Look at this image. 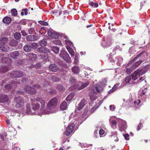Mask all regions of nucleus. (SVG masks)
Returning <instances> with one entry per match:
<instances>
[{
  "label": "nucleus",
  "mask_w": 150,
  "mask_h": 150,
  "mask_svg": "<svg viewBox=\"0 0 150 150\" xmlns=\"http://www.w3.org/2000/svg\"><path fill=\"white\" fill-rule=\"evenodd\" d=\"M79 57L78 55L76 54L75 57L74 62L75 64H77L79 62Z\"/></svg>",
  "instance_id": "53"
},
{
  "label": "nucleus",
  "mask_w": 150,
  "mask_h": 150,
  "mask_svg": "<svg viewBox=\"0 0 150 150\" xmlns=\"http://www.w3.org/2000/svg\"><path fill=\"white\" fill-rule=\"evenodd\" d=\"M72 71L74 73L77 74L79 71V68L76 66H75L72 68Z\"/></svg>",
  "instance_id": "36"
},
{
  "label": "nucleus",
  "mask_w": 150,
  "mask_h": 150,
  "mask_svg": "<svg viewBox=\"0 0 150 150\" xmlns=\"http://www.w3.org/2000/svg\"><path fill=\"white\" fill-rule=\"evenodd\" d=\"M143 52H142L140 53L139 54H138L137 56H136L135 58L131 61L132 63L139 58V57L141 56L143 54Z\"/></svg>",
  "instance_id": "48"
},
{
  "label": "nucleus",
  "mask_w": 150,
  "mask_h": 150,
  "mask_svg": "<svg viewBox=\"0 0 150 150\" xmlns=\"http://www.w3.org/2000/svg\"><path fill=\"white\" fill-rule=\"evenodd\" d=\"M74 96V94L73 93H70L67 97L66 100L68 101L71 100Z\"/></svg>",
  "instance_id": "37"
},
{
  "label": "nucleus",
  "mask_w": 150,
  "mask_h": 150,
  "mask_svg": "<svg viewBox=\"0 0 150 150\" xmlns=\"http://www.w3.org/2000/svg\"><path fill=\"white\" fill-rule=\"evenodd\" d=\"M26 39L28 41L32 42L38 39V37L33 35H29L26 36Z\"/></svg>",
  "instance_id": "18"
},
{
  "label": "nucleus",
  "mask_w": 150,
  "mask_h": 150,
  "mask_svg": "<svg viewBox=\"0 0 150 150\" xmlns=\"http://www.w3.org/2000/svg\"><path fill=\"white\" fill-rule=\"evenodd\" d=\"M112 43V40L110 38H108L105 40H103L102 42L101 45L104 48L110 46Z\"/></svg>",
  "instance_id": "11"
},
{
  "label": "nucleus",
  "mask_w": 150,
  "mask_h": 150,
  "mask_svg": "<svg viewBox=\"0 0 150 150\" xmlns=\"http://www.w3.org/2000/svg\"><path fill=\"white\" fill-rule=\"evenodd\" d=\"M85 103L86 100L85 99H83L81 100L77 107V110H80L85 105Z\"/></svg>",
  "instance_id": "22"
},
{
  "label": "nucleus",
  "mask_w": 150,
  "mask_h": 150,
  "mask_svg": "<svg viewBox=\"0 0 150 150\" xmlns=\"http://www.w3.org/2000/svg\"><path fill=\"white\" fill-rule=\"evenodd\" d=\"M69 15V13L67 10H65L63 12L61 11L59 13V16L61 18H68V15Z\"/></svg>",
  "instance_id": "15"
},
{
  "label": "nucleus",
  "mask_w": 150,
  "mask_h": 150,
  "mask_svg": "<svg viewBox=\"0 0 150 150\" xmlns=\"http://www.w3.org/2000/svg\"><path fill=\"white\" fill-rule=\"evenodd\" d=\"M120 84H116L115 85L113 88L109 91V93L111 94L115 91L117 89L118 86H119Z\"/></svg>",
  "instance_id": "35"
},
{
  "label": "nucleus",
  "mask_w": 150,
  "mask_h": 150,
  "mask_svg": "<svg viewBox=\"0 0 150 150\" xmlns=\"http://www.w3.org/2000/svg\"><path fill=\"white\" fill-rule=\"evenodd\" d=\"M131 76H132V79L134 81L136 80L140 76L139 73L137 70L134 71Z\"/></svg>",
  "instance_id": "17"
},
{
  "label": "nucleus",
  "mask_w": 150,
  "mask_h": 150,
  "mask_svg": "<svg viewBox=\"0 0 150 150\" xmlns=\"http://www.w3.org/2000/svg\"><path fill=\"white\" fill-rule=\"evenodd\" d=\"M56 89L60 92H63L65 91V88L63 86L60 84H58L56 87Z\"/></svg>",
  "instance_id": "24"
},
{
  "label": "nucleus",
  "mask_w": 150,
  "mask_h": 150,
  "mask_svg": "<svg viewBox=\"0 0 150 150\" xmlns=\"http://www.w3.org/2000/svg\"><path fill=\"white\" fill-rule=\"evenodd\" d=\"M18 43V41L17 40L13 39L10 40L9 42V45L11 46L15 47L17 45Z\"/></svg>",
  "instance_id": "29"
},
{
  "label": "nucleus",
  "mask_w": 150,
  "mask_h": 150,
  "mask_svg": "<svg viewBox=\"0 0 150 150\" xmlns=\"http://www.w3.org/2000/svg\"><path fill=\"white\" fill-rule=\"evenodd\" d=\"M23 75V74L22 71H13L8 74V76L12 78H20Z\"/></svg>",
  "instance_id": "6"
},
{
  "label": "nucleus",
  "mask_w": 150,
  "mask_h": 150,
  "mask_svg": "<svg viewBox=\"0 0 150 150\" xmlns=\"http://www.w3.org/2000/svg\"><path fill=\"white\" fill-rule=\"evenodd\" d=\"M143 127L142 125V123L141 122H140L138 125V127L137 128V131H139L140 129L142 128Z\"/></svg>",
  "instance_id": "59"
},
{
  "label": "nucleus",
  "mask_w": 150,
  "mask_h": 150,
  "mask_svg": "<svg viewBox=\"0 0 150 150\" xmlns=\"http://www.w3.org/2000/svg\"><path fill=\"white\" fill-rule=\"evenodd\" d=\"M119 119H116L114 117H112L110 118L109 119L110 124L111 127L113 129H115L117 122H118Z\"/></svg>",
  "instance_id": "10"
},
{
  "label": "nucleus",
  "mask_w": 150,
  "mask_h": 150,
  "mask_svg": "<svg viewBox=\"0 0 150 150\" xmlns=\"http://www.w3.org/2000/svg\"><path fill=\"white\" fill-rule=\"evenodd\" d=\"M89 84V82H86L85 83L83 84L81 86L78 88V89L79 90H81L83 89L86 86H87Z\"/></svg>",
  "instance_id": "41"
},
{
  "label": "nucleus",
  "mask_w": 150,
  "mask_h": 150,
  "mask_svg": "<svg viewBox=\"0 0 150 150\" xmlns=\"http://www.w3.org/2000/svg\"><path fill=\"white\" fill-rule=\"evenodd\" d=\"M30 8H28V9L25 8H23L22 10V11L21 13V16H23L24 15L26 16L28 13L29 14H30Z\"/></svg>",
  "instance_id": "20"
},
{
  "label": "nucleus",
  "mask_w": 150,
  "mask_h": 150,
  "mask_svg": "<svg viewBox=\"0 0 150 150\" xmlns=\"http://www.w3.org/2000/svg\"><path fill=\"white\" fill-rule=\"evenodd\" d=\"M76 123H73L70 125L66 130V134L67 136H69L73 131L75 126V124Z\"/></svg>",
  "instance_id": "12"
},
{
  "label": "nucleus",
  "mask_w": 150,
  "mask_h": 150,
  "mask_svg": "<svg viewBox=\"0 0 150 150\" xmlns=\"http://www.w3.org/2000/svg\"><path fill=\"white\" fill-rule=\"evenodd\" d=\"M120 48V47L119 45H116L113 49V54H115L116 52L115 51L116 50L119 49Z\"/></svg>",
  "instance_id": "61"
},
{
  "label": "nucleus",
  "mask_w": 150,
  "mask_h": 150,
  "mask_svg": "<svg viewBox=\"0 0 150 150\" xmlns=\"http://www.w3.org/2000/svg\"><path fill=\"white\" fill-rule=\"evenodd\" d=\"M53 43L55 44L60 45L61 44V42L58 40H55L53 41Z\"/></svg>",
  "instance_id": "57"
},
{
  "label": "nucleus",
  "mask_w": 150,
  "mask_h": 150,
  "mask_svg": "<svg viewBox=\"0 0 150 150\" xmlns=\"http://www.w3.org/2000/svg\"><path fill=\"white\" fill-rule=\"evenodd\" d=\"M39 23L41 25H48V23L46 22L42 21H39Z\"/></svg>",
  "instance_id": "60"
},
{
  "label": "nucleus",
  "mask_w": 150,
  "mask_h": 150,
  "mask_svg": "<svg viewBox=\"0 0 150 150\" xmlns=\"http://www.w3.org/2000/svg\"><path fill=\"white\" fill-rule=\"evenodd\" d=\"M49 69L50 71L55 72L58 69V66L55 64H52L50 65Z\"/></svg>",
  "instance_id": "23"
},
{
  "label": "nucleus",
  "mask_w": 150,
  "mask_h": 150,
  "mask_svg": "<svg viewBox=\"0 0 150 150\" xmlns=\"http://www.w3.org/2000/svg\"><path fill=\"white\" fill-rule=\"evenodd\" d=\"M8 70V67L7 66L3 65L0 68V73H5Z\"/></svg>",
  "instance_id": "25"
},
{
  "label": "nucleus",
  "mask_w": 150,
  "mask_h": 150,
  "mask_svg": "<svg viewBox=\"0 0 150 150\" xmlns=\"http://www.w3.org/2000/svg\"><path fill=\"white\" fill-rule=\"evenodd\" d=\"M31 103L27 105L25 113L29 115H33L34 113L32 112L31 108L33 110H36L39 108L40 105L35 99H31Z\"/></svg>",
  "instance_id": "1"
},
{
  "label": "nucleus",
  "mask_w": 150,
  "mask_h": 150,
  "mask_svg": "<svg viewBox=\"0 0 150 150\" xmlns=\"http://www.w3.org/2000/svg\"><path fill=\"white\" fill-rule=\"evenodd\" d=\"M67 104L66 101H63L60 104V108L62 110H65L67 108Z\"/></svg>",
  "instance_id": "28"
},
{
  "label": "nucleus",
  "mask_w": 150,
  "mask_h": 150,
  "mask_svg": "<svg viewBox=\"0 0 150 150\" xmlns=\"http://www.w3.org/2000/svg\"><path fill=\"white\" fill-rule=\"evenodd\" d=\"M40 102L41 104L40 110H42L43 109H44L45 106V102L44 100H40Z\"/></svg>",
  "instance_id": "38"
},
{
  "label": "nucleus",
  "mask_w": 150,
  "mask_h": 150,
  "mask_svg": "<svg viewBox=\"0 0 150 150\" xmlns=\"http://www.w3.org/2000/svg\"><path fill=\"white\" fill-rule=\"evenodd\" d=\"M132 71V69L131 68H127L126 70V72L127 74H129Z\"/></svg>",
  "instance_id": "55"
},
{
  "label": "nucleus",
  "mask_w": 150,
  "mask_h": 150,
  "mask_svg": "<svg viewBox=\"0 0 150 150\" xmlns=\"http://www.w3.org/2000/svg\"><path fill=\"white\" fill-rule=\"evenodd\" d=\"M100 88L96 86L93 89L91 90L89 93L90 99L91 100H93L96 99L97 98V96H96V92L95 91H96L97 93H100L101 90Z\"/></svg>",
  "instance_id": "2"
},
{
  "label": "nucleus",
  "mask_w": 150,
  "mask_h": 150,
  "mask_svg": "<svg viewBox=\"0 0 150 150\" xmlns=\"http://www.w3.org/2000/svg\"><path fill=\"white\" fill-rule=\"evenodd\" d=\"M60 55L67 62L69 63L71 62V59L69 55L66 51L64 50L61 51Z\"/></svg>",
  "instance_id": "7"
},
{
  "label": "nucleus",
  "mask_w": 150,
  "mask_h": 150,
  "mask_svg": "<svg viewBox=\"0 0 150 150\" xmlns=\"http://www.w3.org/2000/svg\"><path fill=\"white\" fill-rule=\"evenodd\" d=\"M33 87H32L29 86L27 85L25 86V89L26 92L28 94L34 95L36 92L35 88H40V86L37 85H33Z\"/></svg>",
  "instance_id": "3"
},
{
  "label": "nucleus",
  "mask_w": 150,
  "mask_h": 150,
  "mask_svg": "<svg viewBox=\"0 0 150 150\" xmlns=\"http://www.w3.org/2000/svg\"><path fill=\"white\" fill-rule=\"evenodd\" d=\"M10 61V58L7 57H4L1 59L2 62L3 63H7Z\"/></svg>",
  "instance_id": "42"
},
{
  "label": "nucleus",
  "mask_w": 150,
  "mask_h": 150,
  "mask_svg": "<svg viewBox=\"0 0 150 150\" xmlns=\"http://www.w3.org/2000/svg\"><path fill=\"white\" fill-rule=\"evenodd\" d=\"M48 34L51 37L57 39L59 37L58 34L52 29H50L48 30Z\"/></svg>",
  "instance_id": "13"
},
{
  "label": "nucleus",
  "mask_w": 150,
  "mask_h": 150,
  "mask_svg": "<svg viewBox=\"0 0 150 150\" xmlns=\"http://www.w3.org/2000/svg\"><path fill=\"white\" fill-rule=\"evenodd\" d=\"M28 31L29 34H33L35 32V30L34 28H31L28 29Z\"/></svg>",
  "instance_id": "50"
},
{
  "label": "nucleus",
  "mask_w": 150,
  "mask_h": 150,
  "mask_svg": "<svg viewBox=\"0 0 150 150\" xmlns=\"http://www.w3.org/2000/svg\"><path fill=\"white\" fill-rule=\"evenodd\" d=\"M11 14L12 16H16L17 15V11L15 8L12 9L11 10Z\"/></svg>",
  "instance_id": "49"
},
{
  "label": "nucleus",
  "mask_w": 150,
  "mask_h": 150,
  "mask_svg": "<svg viewBox=\"0 0 150 150\" xmlns=\"http://www.w3.org/2000/svg\"><path fill=\"white\" fill-rule=\"evenodd\" d=\"M0 49L4 52H6L7 51L6 45H0Z\"/></svg>",
  "instance_id": "39"
},
{
  "label": "nucleus",
  "mask_w": 150,
  "mask_h": 150,
  "mask_svg": "<svg viewBox=\"0 0 150 150\" xmlns=\"http://www.w3.org/2000/svg\"><path fill=\"white\" fill-rule=\"evenodd\" d=\"M133 102L131 100H129L126 102V103H125L126 104H125V105H128L129 107L132 106H133Z\"/></svg>",
  "instance_id": "46"
},
{
  "label": "nucleus",
  "mask_w": 150,
  "mask_h": 150,
  "mask_svg": "<svg viewBox=\"0 0 150 150\" xmlns=\"http://www.w3.org/2000/svg\"><path fill=\"white\" fill-rule=\"evenodd\" d=\"M14 101L16 102V107L18 108H21L24 105L25 103L23 98L21 96L15 98Z\"/></svg>",
  "instance_id": "5"
},
{
  "label": "nucleus",
  "mask_w": 150,
  "mask_h": 150,
  "mask_svg": "<svg viewBox=\"0 0 150 150\" xmlns=\"http://www.w3.org/2000/svg\"><path fill=\"white\" fill-rule=\"evenodd\" d=\"M67 48L71 55L72 57L74 56V52L73 50L69 46H67Z\"/></svg>",
  "instance_id": "40"
},
{
  "label": "nucleus",
  "mask_w": 150,
  "mask_h": 150,
  "mask_svg": "<svg viewBox=\"0 0 150 150\" xmlns=\"http://www.w3.org/2000/svg\"><path fill=\"white\" fill-rule=\"evenodd\" d=\"M8 100V96L4 94H0V102L3 103L7 102Z\"/></svg>",
  "instance_id": "16"
},
{
  "label": "nucleus",
  "mask_w": 150,
  "mask_h": 150,
  "mask_svg": "<svg viewBox=\"0 0 150 150\" xmlns=\"http://www.w3.org/2000/svg\"><path fill=\"white\" fill-rule=\"evenodd\" d=\"M26 56L28 59L32 61H35L37 58V55L33 53H29L26 55Z\"/></svg>",
  "instance_id": "14"
},
{
  "label": "nucleus",
  "mask_w": 150,
  "mask_h": 150,
  "mask_svg": "<svg viewBox=\"0 0 150 150\" xmlns=\"http://www.w3.org/2000/svg\"><path fill=\"white\" fill-rule=\"evenodd\" d=\"M14 37L16 39L19 40L21 38V34L20 33L16 32L14 35Z\"/></svg>",
  "instance_id": "47"
},
{
  "label": "nucleus",
  "mask_w": 150,
  "mask_h": 150,
  "mask_svg": "<svg viewBox=\"0 0 150 150\" xmlns=\"http://www.w3.org/2000/svg\"><path fill=\"white\" fill-rule=\"evenodd\" d=\"M118 126L120 130L122 132L124 131L127 128L126 122L121 119L118 120Z\"/></svg>",
  "instance_id": "8"
},
{
  "label": "nucleus",
  "mask_w": 150,
  "mask_h": 150,
  "mask_svg": "<svg viewBox=\"0 0 150 150\" xmlns=\"http://www.w3.org/2000/svg\"><path fill=\"white\" fill-rule=\"evenodd\" d=\"M140 100H137L136 101H134L132 106L135 107L136 108H138L141 106V104H140Z\"/></svg>",
  "instance_id": "27"
},
{
  "label": "nucleus",
  "mask_w": 150,
  "mask_h": 150,
  "mask_svg": "<svg viewBox=\"0 0 150 150\" xmlns=\"http://www.w3.org/2000/svg\"><path fill=\"white\" fill-rule=\"evenodd\" d=\"M109 108L110 110L112 111H114L115 110V108L114 105H110L109 106Z\"/></svg>",
  "instance_id": "63"
},
{
  "label": "nucleus",
  "mask_w": 150,
  "mask_h": 150,
  "mask_svg": "<svg viewBox=\"0 0 150 150\" xmlns=\"http://www.w3.org/2000/svg\"><path fill=\"white\" fill-rule=\"evenodd\" d=\"M123 135L125 139L128 140L129 139V134H124Z\"/></svg>",
  "instance_id": "64"
},
{
  "label": "nucleus",
  "mask_w": 150,
  "mask_h": 150,
  "mask_svg": "<svg viewBox=\"0 0 150 150\" xmlns=\"http://www.w3.org/2000/svg\"><path fill=\"white\" fill-rule=\"evenodd\" d=\"M132 76L129 75L125 78V81L126 84H133L134 83L133 81V80L132 79Z\"/></svg>",
  "instance_id": "19"
},
{
  "label": "nucleus",
  "mask_w": 150,
  "mask_h": 150,
  "mask_svg": "<svg viewBox=\"0 0 150 150\" xmlns=\"http://www.w3.org/2000/svg\"><path fill=\"white\" fill-rule=\"evenodd\" d=\"M147 69L146 68H144L141 69H138L137 71L141 75H142L144 74H145L147 71Z\"/></svg>",
  "instance_id": "32"
},
{
  "label": "nucleus",
  "mask_w": 150,
  "mask_h": 150,
  "mask_svg": "<svg viewBox=\"0 0 150 150\" xmlns=\"http://www.w3.org/2000/svg\"><path fill=\"white\" fill-rule=\"evenodd\" d=\"M11 57L13 59L17 58L19 55V53L17 51L11 52L10 53Z\"/></svg>",
  "instance_id": "26"
},
{
  "label": "nucleus",
  "mask_w": 150,
  "mask_h": 150,
  "mask_svg": "<svg viewBox=\"0 0 150 150\" xmlns=\"http://www.w3.org/2000/svg\"><path fill=\"white\" fill-rule=\"evenodd\" d=\"M11 19H2L3 22L6 24L8 25L11 23Z\"/></svg>",
  "instance_id": "51"
},
{
  "label": "nucleus",
  "mask_w": 150,
  "mask_h": 150,
  "mask_svg": "<svg viewBox=\"0 0 150 150\" xmlns=\"http://www.w3.org/2000/svg\"><path fill=\"white\" fill-rule=\"evenodd\" d=\"M115 59L117 63H120L122 61V59L120 57H116L115 58Z\"/></svg>",
  "instance_id": "52"
},
{
  "label": "nucleus",
  "mask_w": 150,
  "mask_h": 150,
  "mask_svg": "<svg viewBox=\"0 0 150 150\" xmlns=\"http://www.w3.org/2000/svg\"><path fill=\"white\" fill-rule=\"evenodd\" d=\"M58 99L56 98H54L50 100L47 104V107L48 109L53 110L55 108L57 105Z\"/></svg>",
  "instance_id": "4"
},
{
  "label": "nucleus",
  "mask_w": 150,
  "mask_h": 150,
  "mask_svg": "<svg viewBox=\"0 0 150 150\" xmlns=\"http://www.w3.org/2000/svg\"><path fill=\"white\" fill-rule=\"evenodd\" d=\"M8 41V39L5 37L2 38L0 40V45H6Z\"/></svg>",
  "instance_id": "33"
},
{
  "label": "nucleus",
  "mask_w": 150,
  "mask_h": 150,
  "mask_svg": "<svg viewBox=\"0 0 150 150\" xmlns=\"http://www.w3.org/2000/svg\"><path fill=\"white\" fill-rule=\"evenodd\" d=\"M141 7L142 8L143 6H147V4L146 3V1H144L143 2H141Z\"/></svg>",
  "instance_id": "56"
},
{
  "label": "nucleus",
  "mask_w": 150,
  "mask_h": 150,
  "mask_svg": "<svg viewBox=\"0 0 150 150\" xmlns=\"http://www.w3.org/2000/svg\"><path fill=\"white\" fill-rule=\"evenodd\" d=\"M39 44L40 46H45L46 45L47 42L45 40L43 39L40 41Z\"/></svg>",
  "instance_id": "45"
},
{
  "label": "nucleus",
  "mask_w": 150,
  "mask_h": 150,
  "mask_svg": "<svg viewBox=\"0 0 150 150\" xmlns=\"http://www.w3.org/2000/svg\"><path fill=\"white\" fill-rule=\"evenodd\" d=\"M51 79L54 82H57L59 81L60 79V78L57 75H54L52 76Z\"/></svg>",
  "instance_id": "30"
},
{
  "label": "nucleus",
  "mask_w": 150,
  "mask_h": 150,
  "mask_svg": "<svg viewBox=\"0 0 150 150\" xmlns=\"http://www.w3.org/2000/svg\"><path fill=\"white\" fill-rule=\"evenodd\" d=\"M51 49L56 54H58L59 51V49L58 47L53 46L51 47Z\"/></svg>",
  "instance_id": "31"
},
{
  "label": "nucleus",
  "mask_w": 150,
  "mask_h": 150,
  "mask_svg": "<svg viewBox=\"0 0 150 150\" xmlns=\"http://www.w3.org/2000/svg\"><path fill=\"white\" fill-rule=\"evenodd\" d=\"M24 51L26 52H29L31 50V47L28 44L26 45L23 48Z\"/></svg>",
  "instance_id": "34"
},
{
  "label": "nucleus",
  "mask_w": 150,
  "mask_h": 150,
  "mask_svg": "<svg viewBox=\"0 0 150 150\" xmlns=\"http://www.w3.org/2000/svg\"><path fill=\"white\" fill-rule=\"evenodd\" d=\"M65 42L66 44L68 46H71L73 45L72 42L69 40H65Z\"/></svg>",
  "instance_id": "54"
},
{
  "label": "nucleus",
  "mask_w": 150,
  "mask_h": 150,
  "mask_svg": "<svg viewBox=\"0 0 150 150\" xmlns=\"http://www.w3.org/2000/svg\"><path fill=\"white\" fill-rule=\"evenodd\" d=\"M85 115L86 113H83L81 118L80 117H77L76 118V120L79 121L78 123H82L86 119L87 117Z\"/></svg>",
  "instance_id": "21"
},
{
  "label": "nucleus",
  "mask_w": 150,
  "mask_h": 150,
  "mask_svg": "<svg viewBox=\"0 0 150 150\" xmlns=\"http://www.w3.org/2000/svg\"><path fill=\"white\" fill-rule=\"evenodd\" d=\"M19 83L17 81H12L8 83L4 86V88L7 91H8L12 88L13 86L18 85L19 84Z\"/></svg>",
  "instance_id": "9"
},
{
  "label": "nucleus",
  "mask_w": 150,
  "mask_h": 150,
  "mask_svg": "<svg viewBox=\"0 0 150 150\" xmlns=\"http://www.w3.org/2000/svg\"><path fill=\"white\" fill-rule=\"evenodd\" d=\"M7 135V134L6 132L4 131V129L2 130V132L0 133V137L1 139H3L4 140V136L6 137Z\"/></svg>",
  "instance_id": "44"
},
{
  "label": "nucleus",
  "mask_w": 150,
  "mask_h": 150,
  "mask_svg": "<svg viewBox=\"0 0 150 150\" xmlns=\"http://www.w3.org/2000/svg\"><path fill=\"white\" fill-rule=\"evenodd\" d=\"M43 50L42 51L43 53H47L49 52V50L46 47H43Z\"/></svg>",
  "instance_id": "58"
},
{
  "label": "nucleus",
  "mask_w": 150,
  "mask_h": 150,
  "mask_svg": "<svg viewBox=\"0 0 150 150\" xmlns=\"http://www.w3.org/2000/svg\"><path fill=\"white\" fill-rule=\"evenodd\" d=\"M147 92V91L146 89H144V90H143L142 91V92H141V93L140 94V96H144L146 93Z\"/></svg>",
  "instance_id": "62"
},
{
  "label": "nucleus",
  "mask_w": 150,
  "mask_h": 150,
  "mask_svg": "<svg viewBox=\"0 0 150 150\" xmlns=\"http://www.w3.org/2000/svg\"><path fill=\"white\" fill-rule=\"evenodd\" d=\"M76 81V79L74 77L71 76L69 79V82L72 85L74 84Z\"/></svg>",
  "instance_id": "43"
}]
</instances>
